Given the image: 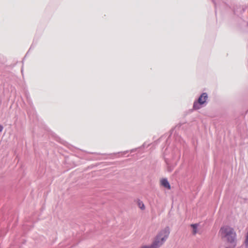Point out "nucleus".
Masks as SVG:
<instances>
[{
  "instance_id": "obj_4",
  "label": "nucleus",
  "mask_w": 248,
  "mask_h": 248,
  "mask_svg": "<svg viewBox=\"0 0 248 248\" xmlns=\"http://www.w3.org/2000/svg\"><path fill=\"white\" fill-rule=\"evenodd\" d=\"M236 233L235 232L225 238L229 246L226 248H235L237 245Z\"/></svg>"
},
{
  "instance_id": "obj_6",
  "label": "nucleus",
  "mask_w": 248,
  "mask_h": 248,
  "mask_svg": "<svg viewBox=\"0 0 248 248\" xmlns=\"http://www.w3.org/2000/svg\"><path fill=\"white\" fill-rule=\"evenodd\" d=\"M137 205L138 207L142 210H144L145 209V206L143 202L140 201V200H138L136 202Z\"/></svg>"
},
{
  "instance_id": "obj_2",
  "label": "nucleus",
  "mask_w": 248,
  "mask_h": 248,
  "mask_svg": "<svg viewBox=\"0 0 248 248\" xmlns=\"http://www.w3.org/2000/svg\"><path fill=\"white\" fill-rule=\"evenodd\" d=\"M235 232L234 229L229 226L221 227L219 231L220 235L223 238H225Z\"/></svg>"
},
{
  "instance_id": "obj_9",
  "label": "nucleus",
  "mask_w": 248,
  "mask_h": 248,
  "mask_svg": "<svg viewBox=\"0 0 248 248\" xmlns=\"http://www.w3.org/2000/svg\"><path fill=\"white\" fill-rule=\"evenodd\" d=\"M3 126L1 125H0V132H1L3 130Z\"/></svg>"
},
{
  "instance_id": "obj_8",
  "label": "nucleus",
  "mask_w": 248,
  "mask_h": 248,
  "mask_svg": "<svg viewBox=\"0 0 248 248\" xmlns=\"http://www.w3.org/2000/svg\"><path fill=\"white\" fill-rule=\"evenodd\" d=\"M140 248H154L152 246V245H149V246H147V245L143 246L141 247Z\"/></svg>"
},
{
  "instance_id": "obj_1",
  "label": "nucleus",
  "mask_w": 248,
  "mask_h": 248,
  "mask_svg": "<svg viewBox=\"0 0 248 248\" xmlns=\"http://www.w3.org/2000/svg\"><path fill=\"white\" fill-rule=\"evenodd\" d=\"M170 232L169 227H166L160 230L155 236L151 244L154 248H160L168 238Z\"/></svg>"
},
{
  "instance_id": "obj_5",
  "label": "nucleus",
  "mask_w": 248,
  "mask_h": 248,
  "mask_svg": "<svg viewBox=\"0 0 248 248\" xmlns=\"http://www.w3.org/2000/svg\"><path fill=\"white\" fill-rule=\"evenodd\" d=\"M161 184L164 187L167 188L168 189H170V185L166 179H163L161 181Z\"/></svg>"
},
{
  "instance_id": "obj_7",
  "label": "nucleus",
  "mask_w": 248,
  "mask_h": 248,
  "mask_svg": "<svg viewBox=\"0 0 248 248\" xmlns=\"http://www.w3.org/2000/svg\"><path fill=\"white\" fill-rule=\"evenodd\" d=\"M191 227L192 228V233L193 235H195L198 232L197 228L198 224H193L191 225Z\"/></svg>"
},
{
  "instance_id": "obj_3",
  "label": "nucleus",
  "mask_w": 248,
  "mask_h": 248,
  "mask_svg": "<svg viewBox=\"0 0 248 248\" xmlns=\"http://www.w3.org/2000/svg\"><path fill=\"white\" fill-rule=\"evenodd\" d=\"M208 98L206 93H202L199 97L197 102H195L193 104V108L195 109H200L201 105L204 104Z\"/></svg>"
}]
</instances>
